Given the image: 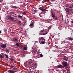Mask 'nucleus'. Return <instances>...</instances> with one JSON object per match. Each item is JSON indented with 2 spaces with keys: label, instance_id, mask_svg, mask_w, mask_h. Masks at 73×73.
Here are the masks:
<instances>
[{
  "label": "nucleus",
  "instance_id": "f257e3e1",
  "mask_svg": "<svg viewBox=\"0 0 73 73\" xmlns=\"http://www.w3.org/2000/svg\"><path fill=\"white\" fill-rule=\"evenodd\" d=\"M48 32V31L47 29H46L44 31H41L40 32V35H46V34H47Z\"/></svg>",
  "mask_w": 73,
  "mask_h": 73
},
{
  "label": "nucleus",
  "instance_id": "f03ea898",
  "mask_svg": "<svg viewBox=\"0 0 73 73\" xmlns=\"http://www.w3.org/2000/svg\"><path fill=\"white\" fill-rule=\"evenodd\" d=\"M39 41L42 44H44L45 43V40L44 38H42L39 40Z\"/></svg>",
  "mask_w": 73,
  "mask_h": 73
},
{
  "label": "nucleus",
  "instance_id": "7ed1b4c3",
  "mask_svg": "<svg viewBox=\"0 0 73 73\" xmlns=\"http://www.w3.org/2000/svg\"><path fill=\"white\" fill-rule=\"evenodd\" d=\"M62 65L66 68V67L68 66V62H62Z\"/></svg>",
  "mask_w": 73,
  "mask_h": 73
},
{
  "label": "nucleus",
  "instance_id": "20e7f679",
  "mask_svg": "<svg viewBox=\"0 0 73 73\" xmlns=\"http://www.w3.org/2000/svg\"><path fill=\"white\" fill-rule=\"evenodd\" d=\"M7 18H8V19H9L11 21H13L15 18L13 17H12L11 16L8 15L7 16Z\"/></svg>",
  "mask_w": 73,
  "mask_h": 73
},
{
  "label": "nucleus",
  "instance_id": "39448f33",
  "mask_svg": "<svg viewBox=\"0 0 73 73\" xmlns=\"http://www.w3.org/2000/svg\"><path fill=\"white\" fill-rule=\"evenodd\" d=\"M61 57L64 60L67 61V60L68 59V58L66 56H61Z\"/></svg>",
  "mask_w": 73,
  "mask_h": 73
},
{
  "label": "nucleus",
  "instance_id": "423d86ee",
  "mask_svg": "<svg viewBox=\"0 0 73 73\" xmlns=\"http://www.w3.org/2000/svg\"><path fill=\"white\" fill-rule=\"evenodd\" d=\"M1 47L3 48H6V46H7V44H2L0 45Z\"/></svg>",
  "mask_w": 73,
  "mask_h": 73
},
{
  "label": "nucleus",
  "instance_id": "0eeeda50",
  "mask_svg": "<svg viewBox=\"0 0 73 73\" xmlns=\"http://www.w3.org/2000/svg\"><path fill=\"white\" fill-rule=\"evenodd\" d=\"M13 41H15V42H17L19 40H18V38L16 37L13 38Z\"/></svg>",
  "mask_w": 73,
  "mask_h": 73
},
{
  "label": "nucleus",
  "instance_id": "6e6552de",
  "mask_svg": "<svg viewBox=\"0 0 73 73\" xmlns=\"http://www.w3.org/2000/svg\"><path fill=\"white\" fill-rule=\"evenodd\" d=\"M57 67L59 68H64V66L62 65L59 64L57 65Z\"/></svg>",
  "mask_w": 73,
  "mask_h": 73
},
{
  "label": "nucleus",
  "instance_id": "1a4fd4ad",
  "mask_svg": "<svg viewBox=\"0 0 73 73\" xmlns=\"http://www.w3.org/2000/svg\"><path fill=\"white\" fill-rule=\"evenodd\" d=\"M7 72L8 73H15V72H16V71H13V70H8Z\"/></svg>",
  "mask_w": 73,
  "mask_h": 73
},
{
  "label": "nucleus",
  "instance_id": "9d476101",
  "mask_svg": "<svg viewBox=\"0 0 73 73\" xmlns=\"http://www.w3.org/2000/svg\"><path fill=\"white\" fill-rule=\"evenodd\" d=\"M27 45H25V46L23 48L24 50H26L27 49Z\"/></svg>",
  "mask_w": 73,
  "mask_h": 73
},
{
  "label": "nucleus",
  "instance_id": "9b49d317",
  "mask_svg": "<svg viewBox=\"0 0 73 73\" xmlns=\"http://www.w3.org/2000/svg\"><path fill=\"white\" fill-rule=\"evenodd\" d=\"M66 12H69V9L68 8H66L65 9Z\"/></svg>",
  "mask_w": 73,
  "mask_h": 73
},
{
  "label": "nucleus",
  "instance_id": "f8f14e48",
  "mask_svg": "<svg viewBox=\"0 0 73 73\" xmlns=\"http://www.w3.org/2000/svg\"><path fill=\"white\" fill-rule=\"evenodd\" d=\"M4 58V56H3V55H1V54H0V58H1V59L2 58Z\"/></svg>",
  "mask_w": 73,
  "mask_h": 73
},
{
  "label": "nucleus",
  "instance_id": "ddd939ff",
  "mask_svg": "<svg viewBox=\"0 0 73 73\" xmlns=\"http://www.w3.org/2000/svg\"><path fill=\"white\" fill-rule=\"evenodd\" d=\"M4 54L5 55V56L7 58H8V56L7 54Z\"/></svg>",
  "mask_w": 73,
  "mask_h": 73
},
{
  "label": "nucleus",
  "instance_id": "4468645a",
  "mask_svg": "<svg viewBox=\"0 0 73 73\" xmlns=\"http://www.w3.org/2000/svg\"><path fill=\"white\" fill-rule=\"evenodd\" d=\"M25 45H24L21 44V48H23L25 46Z\"/></svg>",
  "mask_w": 73,
  "mask_h": 73
},
{
  "label": "nucleus",
  "instance_id": "2eb2a0df",
  "mask_svg": "<svg viewBox=\"0 0 73 73\" xmlns=\"http://www.w3.org/2000/svg\"><path fill=\"white\" fill-rule=\"evenodd\" d=\"M68 40H70L71 41H72L73 40V38H68Z\"/></svg>",
  "mask_w": 73,
  "mask_h": 73
},
{
  "label": "nucleus",
  "instance_id": "dca6fc26",
  "mask_svg": "<svg viewBox=\"0 0 73 73\" xmlns=\"http://www.w3.org/2000/svg\"><path fill=\"white\" fill-rule=\"evenodd\" d=\"M54 19L55 20H57V17L56 16H55Z\"/></svg>",
  "mask_w": 73,
  "mask_h": 73
},
{
  "label": "nucleus",
  "instance_id": "f3484780",
  "mask_svg": "<svg viewBox=\"0 0 73 73\" xmlns=\"http://www.w3.org/2000/svg\"><path fill=\"white\" fill-rule=\"evenodd\" d=\"M15 45L17 46H19V43H16Z\"/></svg>",
  "mask_w": 73,
  "mask_h": 73
},
{
  "label": "nucleus",
  "instance_id": "a211bd4d",
  "mask_svg": "<svg viewBox=\"0 0 73 73\" xmlns=\"http://www.w3.org/2000/svg\"><path fill=\"white\" fill-rule=\"evenodd\" d=\"M12 8H17V7L16 6H11Z\"/></svg>",
  "mask_w": 73,
  "mask_h": 73
},
{
  "label": "nucleus",
  "instance_id": "6ab92c4d",
  "mask_svg": "<svg viewBox=\"0 0 73 73\" xmlns=\"http://www.w3.org/2000/svg\"><path fill=\"white\" fill-rule=\"evenodd\" d=\"M18 16L19 18H22L23 17L21 15H18Z\"/></svg>",
  "mask_w": 73,
  "mask_h": 73
},
{
  "label": "nucleus",
  "instance_id": "aec40b11",
  "mask_svg": "<svg viewBox=\"0 0 73 73\" xmlns=\"http://www.w3.org/2000/svg\"><path fill=\"white\" fill-rule=\"evenodd\" d=\"M33 25V23H32L31 24H30V25H29V26L30 27H32Z\"/></svg>",
  "mask_w": 73,
  "mask_h": 73
},
{
  "label": "nucleus",
  "instance_id": "412c9836",
  "mask_svg": "<svg viewBox=\"0 0 73 73\" xmlns=\"http://www.w3.org/2000/svg\"><path fill=\"white\" fill-rule=\"evenodd\" d=\"M33 11H34V12H37V10H36V9L35 10H33Z\"/></svg>",
  "mask_w": 73,
  "mask_h": 73
},
{
  "label": "nucleus",
  "instance_id": "4be33fe9",
  "mask_svg": "<svg viewBox=\"0 0 73 73\" xmlns=\"http://www.w3.org/2000/svg\"><path fill=\"white\" fill-rule=\"evenodd\" d=\"M40 57H43V55H42V54H40Z\"/></svg>",
  "mask_w": 73,
  "mask_h": 73
},
{
  "label": "nucleus",
  "instance_id": "5701e85b",
  "mask_svg": "<svg viewBox=\"0 0 73 73\" xmlns=\"http://www.w3.org/2000/svg\"><path fill=\"white\" fill-rule=\"evenodd\" d=\"M5 51H6V52L8 53L9 52V50L7 49H6L5 50Z\"/></svg>",
  "mask_w": 73,
  "mask_h": 73
},
{
  "label": "nucleus",
  "instance_id": "b1692460",
  "mask_svg": "<svg viewBox=\"0 0 73 73\" xmlns=\"http://www.w3.org/2000/svg\"><path fill=\"white\" fill-rule=\"evenodd\" d=\"M4 31L5 32V33H7V30L6 29H5L4 30Z\"/></svg>",
  "mask_w": 73,
  "mask_h": 73
},
{
  "label": "nucleus",
  "instance_id": "393cba45",
  "mask_svg": "<svg viewBox=\"0 0 73 73\" xmlns=\"http://www.w3.org/2000/svg\"><path fill=\"white\" fill-rule=\"evenodd\" d=\"M34 65H35V66H37V63H35L34 64Z\"/></svg>",
  "mask_w": 73,
  "mask_h": 73
},
{
  "label": "nucleus",
  "instance_id": "a878e982",
  "mask_svg": "<svg viewBox=\"0 0 73 73\" xmlns=\"http://www.w3.org/2000/svg\"><path fill=\"white\" fill-rule=\"evenodd\" d=\"M72 10H73V9H69V11H72Z\"/></svg>",
  "mask_w": 73,
  "mask_h": 73
},
{
  "label": "nucleus",
  "instance_id": "bb28decb",
  "mask_svg": "<svg viewBox=\"0 0 73 73\" xmlns=\"http://www.w3.org/2000/svg\"><path fill=\"white\" fill-rule=\"evenodd\" d=\"M10 60H11V61H13V60H14L12 59V58H10Z\"/></svg>",
  "mask_w": 73,
  "mask_h": 73
},
{
  "label": "nucleus",
  "instance_id": "cd10ccee",
  "mask_svg": "<svg viewBox=\"0 0 73 73\" xmlns=\"http://www.w3.org/2000/svg\"><path fill=\"white\" fill-rule=\"evenodd\" d=\"M46 10L45 9H44L43 8V9L42 10V11H43V12H45V11Z\"/></svg>",
  "mask_w": 73,
  "mask_h": 73
},
{
  "label": "nucleus",
  "instance_id": "c85d7f7f",
  "mask_svg": "<svg viewBox=\"0 0 73 73\" xmlns=\"http://www.w3.org/2000/svg\"><path fill=\"white\" fill-rule=\"evenodd\" d=\"M55 16H54V15H52V17H53V18H54V17H55Z\"/></svg>",
  "mask_w": 73,
  "mask_h": 73
},
{
  "label": "nucleus",
  "instance_id": "c756f323",
  "mask_svg": "<svg viewBox=\"0 0 73 73\" xmlns=\"http://www.w3.org/2000/svg\"><path fill=\"white\" fill-rule=\"evenodd\" d=\"M71 7L73 8V3H72V4L71 5Z\"/></svg>",
  "mask_w": 73,
  "mask_h": 73
},
{
  "label": "nucleus",
  "instance_id": "7c9ffc66",
  "mask_svg": "<svg viewBox=\"0 0 73 73\" xmlns=\"http://www.w3.org/2000/svg\"><path fill=\"white\" fill-rule=\"evenodd\" d=\"M30 63L31 64H33V62L31 61L30 62Z\"/></svg>",
  "mask_w": 73,
  "mask_h": 73
},
{
  "label": "nucleus",
  "instance_id": "2f4dec72",
  "mask_svg": "<svg viewBox=\"0 0 73 73\" xmlns=\"http://www.w3.org/2000/svg\"><path fill=\"white\" fill-rule=\"evenodd\" d=\"M23 15H26V13H25V12H24L23 13Z\"/></svg>",
  "mask_w": 73,
  "mask_h": 73
},
{
  "label": "nucleus",
  "instance_id": "473e14b6",
  "mask_svg": "<svg viewBox=\"0 0 73 73\" xmlns=\"http://www.w3.org/2000/svg\"><path fill=\"white\" fill-rule=\"evenodd\" d=\"M43 9V8H40V11H42V9Z\"/></svg>",
  "mask_w": 73,
  "mask_h": 73
},
{
  "label": "nucleus",
  "instance_id": "72a5a7b5",
  "mask_svg": "<svg viewBox=\"0 0 73 73\" xmlns=\"http://www.w3.org/2000/svg\"><path fill=\"white\" fill-rule=\"evenodd\" d=\"M55 44H57V41H56V42H55Z\"/></svg>",
  "mask_w": 73,
  "mask_h": 73
},
{
  "label": "nucleus",
  "instance_id": "f704fd0d",
  "mask_svg": "<svg viewBox=\"0 0 73 73\" xmlns=\"http://www.w3.org/2000/svg\"><path fill=\"white\" fill-rule=\"evenodd\" d=\"M23 57H25V55H24V54H23Z\"/></svg>",
  "mask_w": 73,
  "mask_h": 73
},
{
  "label": "nucleus",
  "instance_id": "c9c22d12",
  "mask_svg": "<svg viewBox=\"0 0 73 73\" xmlns=\"http://www.w3.org/2000/svg\"><path fill=\"white\" fill-rule=\"evenodd\" d=\"M51 1H55V0H51Z\"/></svg>",
  "mask_w": 73,
  "mask_h": 73
},
{
  "label": "nucleus",
  "instance_id": "e433bc0d",
  "mask_svg": "<svg viewBox=\"0 0 73 73\" xmlns=\"http://www.w3.org/2000/svg\"><path fill=\"white\" fill-rule=\"evenodd\" d=\"M19 23H21V21H19Z\"/></svg>",
  "mask_w": 73,
  "mask_h": 73
},
{
  "label": "nucleus",
  "instance_id": "4c0bfd02",
  "mask_svg": "<svg viewBox=\"0 0 73 73\" xmlns=\"http://www.w3.org/2000/svg\"><path fill=\"white\" fill-rule=\"evenodd\" d=\"M2 54V55H3V56H5L4 54Z\"/></svg>",
  "mask_w": 73,
  "mask_h": 73
},
{
  "label": "nucleus",
  "instance_id": "58836bf2",
  "mask_svg": "<svg viewBox=\"0 0 73 73\" xmlns=\"http://www.w3.org/2000/svg\"><path fill=\"white\" fill-rule=\"evenodd\" d=\"M12 16H13V17H15V16L14 15H12Z\"/></svg>",
  "mask_w": 73,
  "mask_h": 73
},
{
  "label": "nucleus",
  "instance_id": "ea45409f",
  "mask_svg": "<svg viewBox=\"0 0 73 73\" xmlns=\"http://www.w3.org/2000/svg\"><path fill=\"white\" fill-rule=\"evenodd\" d=\"M1 33V31H0V34Z\"/></svg>",
  "mask_w": 73,
  "mask_h": 73
},
{
  "label": "nucleus",
  "instance_id": "a19ab883",
  "mask_svg": "<svg viewBox=\"0 0 73 73\" xmlns=\"http://www.w3.org/2000/svg\"><path fill=\"white\" fill-rule=\"evenodd\" d=\"M47 9V7H46L45 8V10H46V9Z\"/></svg>",
  "mask_w": 73,
  "mask_h": 73
},
{
  "label": "nucleus",
  "instance_id": "79ce46f5",
  "mask_svg": "<svg viewBox=\"0 0 73 73\" xmlns=\"http://www.w3.org/2000/svg\"><path fill=\"white\" fill-rule=\"evenodd\" d=\"M72 13L73 14V11L72 12Z\"/></svg>",
  "mask_w": 73,
  "mask_h": 73
},
{
  "label": "nucleus",
  "instance_id": "37998d69",
  "mask_svg": "<svg viewBox=\"0 0 73 73\" xmlns=\"http://www.w3.org/2000/svg\"><path fill=\"white\" fill-rule=\"evenodd\" d=\"M33 14L34 15H35V13H33Z\"/></svg>",
  "mask_w": 73,
  "mask_h": 73
},
{
  "label": "nucleus",
  "instance_id": "c03bdc74",
  "mask_svg": "<svg viewBox=\"0 0 73 73\" xmlns=\"http://www.w3.org/2000/svg\"><path fill=\"white\" fill-rule=\"evenodd\" d=\"M48 0H46V1H48Z\"/></svg>",
  "mask_w": 73,
  "mask_h": 73
},
{
  "label": "nucleus",
  "instance_id": "a18cd8bd",
  "mask_svg": "<svg viewBox=\"0 0 73 73\" xmlns=\"http://www.w3.org/2000/svg\"><path fill=\"white\" fill-rule=\"evenodd\" d=\"M1 3V0H0V3Z\"/></svg>",
  "mask_w": 73,
  "mask_h": 73
},
{
  "label": "nucleus",
  "instance_id": "49530a36",
  "mask_svg": "<svg viewBox=\"0 0 73 73\" xmlns=\"http://www.w3.org/2000/svg\"><path fill=\"white\" fill-rule=\"evenodd\" d=\"M45 11H48V10H46Z\"/></svg>",
  "mask_w": 73,
  "mask_h": 73
},
{
  "label": "nucleus",
  "instance_id": "de8ad7c7",
  "mask_svg": "<svg viewBox=\"0 0 73 73\" xmlns=\"http://www.w3.org/2000/svg\"><path fill=\"white\" fill-rule=\"evenodd\" d=\"M14 15H16V14H15Z\"/></svg>",
  "mask_w": 73,
  "mask_h": 73
},
{
  "label": "nucleus",
  "instance_id": "09e8293b",
  "mask_svg": "<svg viewBox=\"0 0 73 73\" xmlns=\"http://www.w3.org/2000/svg\"><path fill=\"white\" fill-rule=\"evenodd\" d=\"M15 17H16V16H15Z\"/></svg>",
  "mask_w": 73,
  "mask_h": 73
}]
</instances>
